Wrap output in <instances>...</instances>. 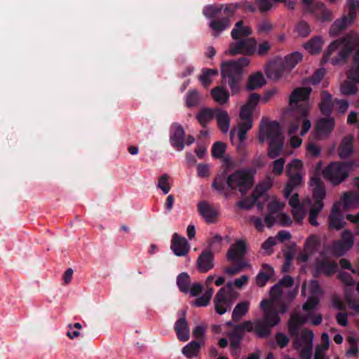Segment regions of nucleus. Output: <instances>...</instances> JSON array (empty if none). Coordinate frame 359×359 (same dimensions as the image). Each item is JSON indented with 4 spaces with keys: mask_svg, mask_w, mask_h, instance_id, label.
Returning <instances> with one entry per match:
<instances>
[{
    "mask_svg": "<svg viewBox=\"0 0 359 359\" xmlns=\"http://www.w3.org/2000/svg\"><path fill=\"white\" fill-rule=\"evenodd\" d=\"M352 165L351 163L332 162L323 169V176L332 185H338L348 178Z\"/></svg>",
    "mask_w": 359,
    "mask_h": 359,
    "instance_id": "8",
    "label": "nucleus"
},
{
    "mask_svg": "<svg viewBox=\"0 0 359 359\" xmlns=\"http://www.w3.org/2000/svg\"><path fill=\"white\" fill-rule=\"evenodd\" d=\"M249 64L250 60L247 57H241L235 61H225L222 63L221 74L223 81L227 83L232 94H236L240 91L243 70Z\"/></svg>",
    "mask_w": 359,
    "mask_h": 359,
    "instance_id": "4",
    "label": "nucleus"
},
{
    "mask_svg": "<svg viewBox=\"0 0 359 359\" xmlns=\"http://www.w3.org/2000/svg\"><path fill=\"white\" fill-rule=\"evenodd\" d=\"M310 321L313 325H318L323 321V317L320 313L308 312L305 316L301 315L297 312H292L288 323V330L291 335L299 334L300 326L308 321Z\"/></svg>",
    "mask_w": 359,
    "mask_h": 359,
    "instance_id": "10",
    "label": "nucleus"
},
{
    "mask_svg": "<svg viewBox=\"0 0 359 359\" xmlns=\"http://www.w3.org/2000/svg\"><path fill=\"white\" fill-rule=\"evenodd\" d=\"M226 149V144L224 143L217 142L214 144L212 150V154L215 158H221Z\"/></svg>",
    "mask_w": 359,
    "mask_h": 359,
    "instance_id": "59",
    "label": "nucleus"
},
{
    "mask_svg": "<svg viewBox=\"0 0 359 359\" xmlns=\"http://www.w3.org/2000/svg\"><path fill=\"white\" fill-rule=\"evenodd\" d=\"M169 179V175L168 174H164L160 177L158 180L157 186L163 192L164 194H167L170 190Z\"/></svg>",
    "mask_w": 359,
    "mask_h": 359,
    "instance_id": "54",
    "label": "nucleus"
},
{
    "mask_svg": "<svg viewBox=\"0 0 359 359\" xmlns=\"http://www.w3.org/2000/svg\"><path fill=\"white\" fill-rule=\"evenodd\" d=\"M285 161L283 158L275 160L272 163V173L276 176H279L283 173Z\"/></svg>",
    "mask_w": 359,
    "mask_h": 359,
    "instance_id": "57",
    "label": "nucleus"
},
{
    "mask_svg": "<svg viewBox=\"0 0 359 359\" xmlns=\"http://www.w3.org/2000/svg\"><path fill=\"white\" fill-rule=\"evenodd\" d=\"M242 336L243 334L240 332L236 331V327L233 332L229 334L230 348L232 354H236L237 348H238Z\"/></svg>",
    "mask_w": 359,
    "mask_h": 359,
    "instance_id": "49",
    "label": "nucleus"
},
{
    "mask_svg": "<svg viewBox=\"0 0 359 359\" xmlns=\"http://www.w3.org/2000/svg\"><path fill=\"white\" fill-rule=\"evenodd\" d=\"M196 266L201 273H206L214 267V255L210 250H205L198 256Z\"/></svg>",
    "mask_w": 359,
    "mask_h": 359,
    "instance_id": "21",
    "label": "nucleus"
},
{
    "mask_svg": "<svg viewBox=\"0 0 359 359\" xmlns=\"http://www.w3.org/2000/svg\"><path fill=\"white\" fill-rule=\"evenodd\" d=\"M250 303L248 302H242L238 303L234 308L232 313V318L235 321H238L245 316L249 310Z\"/></svg>",
    "mask_w": 359,
    "mask_h": 359,
    "instance_id": "44",
    "label": "nucleus"
},
{
    "mask_svg": "<svg viewBox=\"0 0 359 359\" xmlns=\"http://www.w3.org/2000/svg\"><path fill=\"white\" fill-rule=\"evenodd\" d=\"M319 304V299L316 296H311L308 298L305 304H304L302 309L304 311L307 313L308 312H312V310L315 309Z\"/></svg>",
    "mask_w": 359,
    "mask_h": 359,
    "instance_id": "56",
    "label": "nucleus"
},
{
    "mask_svg": "<svg viewBox=\"0 0 359 359\" xmlns=\"http://www.w3.org/2000/svg\"><path fill=\"white\" fill-rule=\"evenodd\" d=\"M319 108L323 114L330 115L332 111L334 102L332 95L327 91H323L320 95Z\"/></svg>",
    "mask_w": 359,
    "mask_h": 359,
    "instance_id": "31",
    "label": "nucleus"
},
{
    "mask_svg": "<svg viewBox=\"0 0 359 359\" xmlns=\"http://www.w3.org/2000/svg\"><path fill=\"white\" fill-rule=\"evenodd\" d=\"M345 300L348 304L350 308L353 309L355 313H359V302L353 300L351 297L348 294L347 291L345 292Z\"/></svg>",
    "mask_w": 359,
    "mask_h": 359,
    "instance_id": "64",
    "label": "nucleus"
},
{
    "mask_svg": "<svg viewBox=\"0 0 359 359\" xmlns=\"http://www.w3.org/2000/svg\"><path fill=\"white\" fill-rule=\"evenodd\" d=\"M321 22L332 20L334 16L332 12L323 3L317 2L316 7L309 13Z\"/></svg>",
    "mask_w": 359,
    "mask_h": 359,
    "instance_id": "27",
    "label": "nucleus"
},
{
    "mask_svg": "<svg viewBox=\"0 0 359 359\" xmlns=\"http://www.w3.org/2000/svg\"><path fill=\"white\" fill-rule=\"evenodd\" d=\"M339 206V202L335 203L333 205L328 219L330 228L336 230H340L346 224Z\"/></svg>",
    "mask_w": 359,
    "mask_h": 359,
    "instance_id": "20",
    "label": "nucleus"
},
{
    "mask_svg": "<svg viewBox=\"0 0 359 359\" xmlns=\"http://www.w3.org/2000/svg\"><path fill=\"white\" fill-rule=\"evenodd\" d=\"M231 25L230 20L228 18L215 20L210 22V26L213 31L214 36L217 37L226 28Z\"/></svg>",
    "mask_w": 359,
    "mask_h": 359,
    "instance_id": "39",
    "label": "nucleus"
},
{
    "mask_svg": "<svg viewBox=\"0 0 359 359\" xmlns=\"http://www.w3.org/2000/svg\"><path fill=\"white\" fill-rule=\"evenodd\" d=\"M266 198L269 201L267 204L268 210L271 213L278 212L285 206V203L278 201L276 196L269 197L266 196L264 199Z\"/></svg>",
    "mask_w": 359,
    "mask_h": 359,
    "instance_id": "50",
    "label": "nucleus"
},
{
    "mask_svg": "<svg viewBox=\"0 0 359 359\" xmlns=\"http://www.w3.org/2000/svg\"><path fill=\"white\" fill-rule=\"evenodd\" d=\"M266 81L262 73L257 72L249 76L246 88L249 90H255L265 85Z\"/></svg>",
    "mask_w": 359,
    "mask_h": 359,
    "instance_id": "38",
    "label": "nucleus"
},
{
    "mask_svg": "<svg viewBox=\"0 0 359 359\" xmlns=\"http://www.w3.org/2000/svg\"><path fill=\"white\" fill-rule=\"evenodd\" d=\"M273 273V269L268 264H262V271L257 274L256 277V283L259 287L265 285Z\"/></svg>",
    "mask_w": 359,
    "mask_h": 359,
    "instance_id": "36",
    "label": "nucleus"
},
{
    "mask_svg": "<svg viewBox=\"0 0 359 359\" xmlns=\"http://www.w3.org/2000/svg\"><path fill=\"white\" fill-rule=\"evenodd\" d=\"M285 72H289L284 67L282 62H276L273 66L266 70V74L269 78L273 80H278L280 79Z\"/></svg>",
    "mask_w": 359,
    "mask_h": 359,
    "instance_id": "34",
    "label": "nucleus"
},
{
    "mask_svg": "<svg viewBox=\"0 0 359 359\" xmlns=\"http://www.w3.org/2000/svg\"><path fill=\"white\" fill-rule=\"evenodd\" d=\"M252 34V29L248 26H243L242 20L238 21L232 29L231 35L233 39H240L250 36Z\"/></svg>",
    "mask_w": 359,
    "mask_h": 359,
    "instance_id": "33",
    "label": "nucleus"
},
{
    "mask_svg": "<svg viewBox=\"0 0 359 359\" xmlns=\"http://www.w3.org/2000/svg\"><path fill=\"white\" fill-rule=\"evenodd\" d=\"M283 293V289L278 284L275 285L270 291V297L269 299L264 301L270 302L271 306H279L282 303L279 302V299Z\"/></svg>",
    "mask_w": 359,
    "mask_h": 359,
    "instance_id": "46",
    "label": "nucleus"
},
{
    "mask_svg": "<svg viewBox=\"0 0 359 359\" xmlns=\"http://www.w3.org/2000/svg\"><path fill=\"white\" fill-rule=\"evenodd\" d=\"M218 74V71L215 69H204L202 70L201 74L198 79L201 82V84L205 87L208 88L212 81L214 76Z\"/></svg>",
    "mask_w": 359,
    "mask_h": 359,
    "instance_id": "42",
    "label": "nucleus"
},
{
    "mask_svg": "<svg viewBox=\"0 0 359 359\" xmlns=\"http://www.w3.org/2000/svg\"><path fill=\"white\" fill-rule=\"evenodd\" d=\"M302 60V55L299 52H294L290 53L285 57L284 60L281 61L284 67L288 71L293 69L301 60Z\"/></svg>",
    "mask_w": 359,
    "mask_h": 359,
    "instance_id": "40",
    "label": "nucleus"
},
{
    "mask_svg": "<svg viewBox=\"0 0 359 359\" xmlns=\"http://www.w3.org/2000/svg\"><path fill=\"white\" fill-rule=\"evenodd\" d=\"M236 331L240 332L242 334L244 331H252L255 330V323L250 321H245L241 325H236Z\"/></svg>",
    "mask_w": 359,
    "mask_h": 359,
    "instance_id": "63",
    "label": "nucleus"
},
{
    "mask_svg": "<svg viewBox=\"0 0 359 359\" xmlns=\"http://www.w3.org/2000/svg\"><path fill=\"white\" fill-rule=\"evenodd\" d=\"M335 126V121L333 117L327 116L320 118L316 126V136L318 138L327 137L333 130Z\"/></svg>",
    "mask_w": 359,
    "mask_h": 359,
    "instance_id": "18",
    "label": "nucleus"
},
{
    "mask_svg": "<svg viewBox=\"0 0 359 359\" xmlns=\"http://www.w3.org/2000/svg\"><path fill=\"white\" fill-rule=\"evenodd\" d=\"M321 152L320 147L313 142H309L306 144V154L311 157L316 158Z\"/></svg>",
    "mask_w": 359,
    "mask_h": 359,
    "instance_id": "58",
    "label": "nucleus"
},
{
    "mask_svg": "<svg viewBox=\"0 0 359 359\" xmlns=\"http://www.w3.org/2000/svg\"><path fill=\"white\" fill-rule=\"evenodd\" d=\"M177 283L182 292H187L189 290L190 278L187 273H180L177 279Z\"/></svg>",
    "mask_w": 359,
    "mask_h": 359,
    "instance_id": "51",
    "label": "nucleus"
},
{
    "mask_svg": "<svg viewBox=\"0 0 359 359\" xmlns=\"http://www.w3.org/2000/svg\"><path fill=\"white\" fill-rule=\"evenodd\" d=\"M201 344L198 342L191 341L182 349V353L188 358H192L196 357L200 348Z\"/></svg>",
    "mask_w": 359,
    "mask_h": 359,
    "instance_id": "48",
    "label": "nucleus"
},
{
    "mask_svg": "<svg viewBox=\"0 0 359 359\" xmlns=\"http://www.w3.org/2000/svg\"><path fill=\"white\" fill-rule=\"evenodd\" d=\"M175 330L180 341H186L189 339L190 332L185 318V312H182V317L178 319L175 325Z\"/></svg>",
    "mask_w": 359,
    "mask_h": 359,
    "instance_id": "26",
    "label": "nucleus"
},
{
    "mask_svg": "<svg viewBox=\"0 0 359 359\" xmlns=\"http://www.w3.org/2000/svg\"><path fill=\"white\" fill-rule=\"evenodd\" d=\"M323 39L320 36H316L311 39L305 43V48L311 54H316L321 51L323 46Z\"/></svg>",
    "mask_w": 359,
    "mask_h": 359,
    "instance_id": "41",
    "label": "nucleus"
},
{
    "mask_svg": "<svg viewBox=\"0 0 359 359\" xmlns=\"http://www.w3.org/2000/svg\"><path fill=\"white\" fill-rule=\"evenodd\" d=\"M296 335L294 341V347L301 355L302 359H310L313 349V341L314 333L313 331L304 329L299 336Z\"/></svg>",
    "mask_w": 359,
    "mask_h": 359,
    "instance_id": "13",
    "label": "nucleus"
},
{
    "mask_svg": "<svg viewBox=\"0 0 359 359\" xmlns=\"http://www.w3.org/2000/svg\"><path fill=\"white\" fill-rule=\"evenodd\" d=\"M217 124L220 130L224 133H226L229 130L230 118L226 111L219 110L215 114Z\"/></svg>",
    "mask_w": 359,
    "mask_h": 359,
    "instance_id": "37",
    "label": "nucleus"
},
{
    "mask_svg": "<svg viewBox=\"0 0 359 359\" xmlns=\"http://www.w3.org/2000/svg\"><path fill=\"white\" fill-rule=\"evenodd\" d=\"M214 111L210 108H203L196 115V119L203 126H205L213 118Z\"/></svg>",
    "mask_w": 359,
    "mask_h": 359,
    "instance_id": "45",
    "label": "nucleus"
},
{
    "mask_svg": "<svg viewBox=\"0 0 359 359\" xmlns=\"http://www.w3.org/2000/svg\"><path fill=\"white\" fill-rule=\"evenodd\" d=\"M353 242L354 238L352 232L346 229L341 233V240L332 243V251L336 256H342L353 247Z\"/></svg>",
    "mask_w": 359,
    "mask_h": 359,
    "instance_id": "16",
    "label": "nucleus"
},
{
    "mask_svg": "<svg viewBox=\"0 0 359 359\" xmlns=\"http://www.w3.org/2000/svg\"><path fill=\"white\" fill-rule=\"evenodd\" d=\"M309 185L312 187L313 198L315 201L311 206L309 212V222L312 226H318L317 217L324 207L323 200L325 197L326 191L323 182L318 177L311 178Z\"/></svg>",
    "mask_w": 359,
    "mask_h": 359,
    "instance_id": "6",
    "label": "nucleus"
},
{
    "mask_svg": "<svg viewBox=\"0 0 359 359\" xmlns=\"http://www.w3.org/2000/svg\"><path fill=\"white\" fill-rule=\"evenodd\" d=\"M259 100L260 96L257 93H252L250 95L246 103L241 107L237 128H233L230 132L231 140H233L236 134L241 142L245 140L246 133L252 127V111Z\"/></svg>",
    "mask_w": 359,
    "mask_h": 359,
    "instance_id": "5",
    "label": "nucleus"
},
{
    "mask_svg": "<svg viewBox=\"0 0 359 359\" xmlns=\"http://www.w3.org/2000/svg\"><path fill=\"white\" fill-rule=\"evenodd\" d=\"M311 206H312L311 199L306 198L299 205L292 208V215L297 222H300L304 219L308 209L309 208V210H311Z\"/></svg>",
    "mask_w": 359,
    "mask_h": 359,
    "instance_id": "30",
    "label": "nucleus"
},
{
    "mask_svg": "<svg viewBox=\"0 0 359 359\" xmlns=\"http://www.w3.org/2000/svg\"><path fill=\"white\" fill-rule=\"evenodd\" d=\"M198 209L206 222L212 223L215 222L218 216V212L212 205L206 201H201L198 204Z\"/></svg>",
    "mask_w": 359,
    "mask_h": 359,
    "instance_id": "24",
    "label": "nucleus"
},
{
    "mask_svg": "<svg viewBox=\"0 0 359 359\" xmlns=\"http://www.w3.org/2000/svg\"><path fill=\"white\" fill-rule=\"evenodd\" d=\"M311 88L298 87L293 90L289 97V107L292 110L299 111L303 116H306L310 109L309 100Z\"/></svg>",
    "mask_w": 359,
    "mask_h": 359,
    "instance_id": "9",
    "label": "nucleus"
},
{
    "mask_svg": "<svg viewBox=\"0 0 359 359\" xmlns=\"http://www.w3.org/2000/svg\"><path fill=\"white\" fill-rule=\"evenodd\" d=\"M353 50L351 67L348 72V80L341 83L340 92L344 95H354L358 91L356 82H359V35L356 33L347 34L341 41H333L327 48L325 60L332 65L344 63Z\"/></svg>",
    "mask_w": 359,
    "mask_h": 359,
    "instance_id": "1",
    "label": "nucleus"
},
{
    "mask_svg": "<svg viewBox=\"0 0 359 359\" xmlns=\"http://www.w3.org/2000/svg\"><path fill=\"white\" fill-rule=\"evenodd\" d=\"M353 138L351 135L344 137L339 147V156L341 158H346L353 152Z\"/></svg>",
    "mask_w": 359,
    "mask_h": 359,
    "instance_id": "32",
    "label": "nucleus"
},
{
    "mask_svg": "<svg viewBox=\"0 0 359 359\" xmlns=\"http://www.w3.org/2000/svg\"><path fill=\"white\" fill-rule=\"evenodd\" d=\"M247 244L244 240H236L231 245L226 252L227 259L232 262L243 261L242 259L246 252Z\"/></svg>",
    "mask_w": 359,
    "mask_h": 359,
    "instance_id": "17",
    "label": "nucleus"
},
{
    "mask_svg": "<svg viewBox=\"0 0 359 359\" xmlns=\"http://www.w3.org/2000/svg\"><path fill=\"white\" fill-rule=\"evenodd\" d=\"M260 306L263 311L264 323L269 326H275L280 322L278 313H284L287 311L288 305L281 304L279 306H271L270 302L262 301Z\"/></svg>",
    "mask_w": 359,
    "mask_h": 359,
    "instance_id": "15",
    "label": "nucleus"
},
{
    "mask_svg": "<svg viewBox=\"0 0 359 359\" xmlns=\"http://www.w3.org/2000/svg\"><path fill=\"white\" fill-rule=\"evenodd\" d=\"M329 335L324 332L321 334V341L315 348L313 359H327L326 354L330 347Z\"/></svg>",
    "mask_w": 359,
    "mask_h": 359,
    "instance_id": "29",
    "label": "nucleus"
},
{
    "mask_svg": "<svg viewBox=\"0 0 359 359\" xmlns=\"http://www.w3.org/2000/svg\"><path fill=\"white\" fill-rule=\"evenodd\" d=\"M213 100L219 104H224L229 99V92L222 87L217 86L210 91Z\"/></svg>",
    "mask_w": 359,
    "mask_h": 359,
    "instance_id": "35",
    "label": "nucleus"
},
{
    "mask_svg": "<svg viewBox=\"0 0 359 359\" xmlns=\"http://www.w3.org/2000/svg\"><path fill=\"white\" fill-rule=\"evenodd\" d=\"M337 269V264L336 262L324 260L318 264L317 270L319 273H323L327 276H330L335 273Z\"/></svg>",
    "mask_w": 359,
    "mask_h": 359,
    "instance_id": "43",
    "label": "nucleus"
},
{
    "mask_svg": "<svg viewBox=\"0 0 359 359\" xmlns=\"http://www.w3.org/2000/svg\"><path fill=\"white\" fill-rule=\"evenodd\" d=\"M320 242L318 236L311 235L309 236L304 243V250L307 252H312Z\"/></svg>",
    "mask_w": 359,
    "mask_h": 359,
    "instance_id": "55",
    "label": "nucleus"
},
{
    "mask_svg": "<svg viewBox=\"0 0 359 359\" xmlns=\"http://www.w3.org/2000/svg\"><path fill=\"white\" fill-rule=\"evenodd\" d=\"M226 290L220 288L214 300V305L216 312L222 315L231 309L232 305V299L231 297L226 296Z\"/></svg>",
    "mask_w": 359,
    "mask_h": 359,
    "instance_id": "19",
    "label": "nucleus"
},
{
    "mask_svg": "<svg viewBox=\"0 0 359 359\" xmlns=\"http://www.w3.org/2000/svg\"><path fill=\"white\" fill-rule=\"evenodd\" d=\"M272 23L269 20H263L257 25V32L259 34H268L273 29Z\"/></svg>",
    "mask_w": 359,
    "mask_h": 359,
    "instance_id": "62",
    "label": "nucleus"
},
{
    "mask_svg": "<svg viewBox=\"0 0 359 359\" xmlns=\"http://www.w3.org/2000/svg\"><path fill=\"white\" fill-rule=\"evenodd\" d=\"M237 262L238 263L235 266L224 267L223 269L224 273L229 276H233L240 273L245 268L250 266V264L247 261H241Z\"/></svg>",
    "mask_w": 359,
    "mask_h": 359,
    "instance_id": "47",
    "label": "nucleus"
},
{
    "mask_svg": "<svg viewBox=\"0 0 359 359\" xmlns=\"http://www.w3.org/2000/svg\"><path fill=\"white\" fill-rule=\"evenodd\" d=\"M302 124V130L300 135L304 136L311 129V123L306 118V116L302 115V117L298 118L295 121L290 123L288 127L289 135H295L299 128V125Z\"/></svg>",
    "mask_w": 359,
    "mask_h": 359,
    "instance_id": "25",
    "label": "nucleus"
},
{
    "mask_svg": "<svg viewBox=\"0 0 359 359\" xmlns=\"http://www.w3.org/2000/svg\"><path fill=\"white\" fill-rule=\"evenodd\" d=\"M273 180L270 178L257 184L252 195L237 203V206L241 209H250L258 201L259 198H265V191L271 188Z\"/></svg>",
    "mask_w": 359,
    "mask_h": 359,
    "instance_id": "14",
    "label": "nucleus"
},
{
    "mask_svg": "<svg viewBox=\"0 0 359 359\" xmlns=\"http://www.w3.org/2000/svg\"><path fill=\"white\" fill-rule=\"evenodd\" d=\"M190 245L185 238L175 233L172 237L171 249L177 256H185L189 251Z\"/></svg>",
    "mask_w": 359,
    "mask_h": 359,
    "instance_id": "22",
    "label": "nucleus"
},
{
    "mask_svg": "<svg viewBox=\"0 0 359 359\" xmlns=\"http://www.w3.org/2000/svg\"><path fill=\"white\" fill-rule=\"evenodd\" d=\"M341 201L345 210H354L359 207V195L354 191L345 192L341 196Z\"/></svg>",
    "mask_w": 359,
    "mask_h": 359,
    "instance_id": "28",
    "label": "nucleus"
},
{
    "mask_svg": "<svg viewBox=\"0 0 359 359\" xmlns=\"http://www.w3.org/2000/svg\"><path fill=\"white\" fill-rule=\"evenodd\" d=\"M298 34L302 37H306L311 33L310 26L305 22H300L296 27Z\"/></svg>",
    "mask_w": 359,
    "mask_h": 359,
    "instance_id": "61",
    "label": "nucleus"
},
{
    "mask_svg": "<svg viewBox=\"0 0 359 359\" xmlns=\"http://www.w3.org/2000/svg\"><path fill=\"white\" fill-rule=\"evenodd\" d=\"M346 8L348 11V15H343L341 18L334 21L330 27V32L331 34H337L338 32L345 29L353 22L356 17V11L358 10L359 12V1H348L346 4Z\"/></svg>",
    "mask_w": 359,
    "mask_h": 359,
    "instance_id": "12",
    "label": "nucleus"
},
{
    "mask_svg": "<svg viewBox=\"0 0 359 359\" xmlns=\"http://www.w3.org/2000/svg\"><path fill=\"white\" fill-rule=\"evenodd\" d=\"M184 136L185 133L182 126L179 124H174L172 126L170 142L177 150L181 151L184 149Z\"/></svg>",
    "mask_w": 359,
    "mask_h": 359,
    "instance_id": "23",
    "label": "nucleus"
},
{
    "mask_svg": "<svg viewBox=\"0 0 359 359\" xmlns=\"http://www.w3.org/2000/svg\"><path fill=\"white\" fill-rule=\"evenodd\" d=\"M259 141L261 143L268 141L269 149L268 156L271 158L277 157L284 145V137L280 124L276 121L262 119L259 126Z\"/></svg>",
    "mask_w": 359,
    "mask_h": 359,
    "instance_id": "3",
    "label": "nucleus"
},
{
    "mask_svg": "<svg viewBox=\"0 0 359 359\" xmlns=\"http://www.w3.org/2000/svg\"><path fill=\"white\" fill-rule=\"evenodd\" d=\"M212 294H213V290L212 288H209L202 297L197 298L193 302V305H194L196 306H207L209 304V302L212 297Z\"/></svg>",
    "mask_w": 359,
    "mask_h": 359,
    "instance_id": "52",
    "label": "nucleus"
},
{
    "mask_svg": "<svg viewBox=\"0 0 359 359\" xmlns=\"http://www.w3.org/2000/svg\"><path fill=\"white\" fill-rule=\"evenodd\" d=\"M257 46L256 39L253 37L235 39L229 44V49L225 51L226 55H252Z\"/></svg>",
    "mask_w": 359,
    "mask_h": 359,
    "instance_id": "11",
    "label": "nucleus"
},
{
    "mask_svg": "<svg viewBox=\"0 0 359 359\" xmlns=\"http://www.w3.org/2000/svg\"><path fill=\"white\" fill-rule=\"evenodd\" d=\"M271 326H269L266 323L264 324V323H262L261 321H256L255 323V331L260 337H264L268 336L271 332Z\"/></svg>",
    "mask_w": 359,
    "mask_h": 359,
    "instance_id": "53",
    "label": "nucleus"
},
{
    "mask_svg": "<svg viewBox=\"0 0 359 359\" xmlns=\"http://www.w3.org/2000/svg\"><path fill=\"white\" fill-rule=\"evenodd\" d=\"M286 175L288 180L283 191L284 196L288 198L295 189L303 183L304 175V163L302 160L294 158L286 165Z\"/></svg>",
    "mask_w": 359,
    "mask_h": 359,
    "instance_id": "7",
    "label": "nucleus"
},
{
    "mask_svg": "<svg viewBox=\"0 0 359 359\" xmlns=\"http://www.w3.org/2000/svg\"><path fill=\"white\" fill-rule=\"evenodd\" d=\"M254 184V174L250 169L237 170L226 177L217 175L212 182V187L225 197L230 196L231 191H238L245 194Z\"/></svg>",
    "mask_w": 359,
    "mask_h": 359,
    "instance_id": "2",
    "label": "nucleus"
},
{
    "mask_svg": "<svg viewBox=\"0 0 359 359\" xmlns=\"http://www.w3.org/2000/svg\"><path fill=\"white\" fill-rule=\"evenodd\" d=\"M199 95L197 91H190L186 98V104L187 107H191L196 105L199 101Z\"/></svg>",
    "mask_w": 359,
    "mask_h": 359,
    "instance_id": "60",
    "label": "nucleus"
}]
</instances>
